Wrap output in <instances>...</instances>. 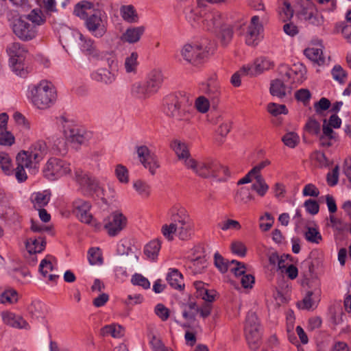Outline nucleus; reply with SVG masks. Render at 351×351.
Here are the masks:
<instances>
[{"label": "nucleus", "mask_w": 351, "mask_h": 351, "mask_svg": "<svg viewBox=\"0 0 351 351\" xmlns=\"http://www.w3.org/2000/svg\"><path fill=\"white\" fill-rule=\"evenodd\" d=\"M254 178L256 182L252 185V189L254 190L259 196H265L269 190L268 184L261 176H258Z\"/></svg>", "instance_id": "nucleus-49"}, {"label": "nucleus", "mask_w": 351, "mask_h": 351, "mask_svg": "<svg viewBox=\"0 0 351 351\" xmlns=\"http://www.w3.org/2000/svg\"><path fill=\"white\" fill-rule=\"evenodd\" d=\"M0 167L6 175H10L12 173V160L5 152H0Z\"/></svg>", "instance_id": "nucleus-54"}, {"label": "nucleus", "mask_w": 351, "mask_h": 351, "mask_svg": "<svg viewBox=\"0 0 351 351\" xmlns=\"http://www.w3.org/2000/svg\"><path fill=\"white\" fill-rule=\"evenodd\" d=\"M75 178L84 193L95 195L99 197H102L104 195V190L99 183L83 171L80 169L76 170Z\"/></svg>", "instance_id": "nucleus-10"}, {"label": "nucleus", "mask_w": 351, "mask_h": 351, "mask_svg": "<svg viewBox=\"0 0 351 351\" xmlns=\"http://www.w3.org/2000/svg\"><path fill=\"white\" fill-rule=\"evenodd\" d=\"M16 159L17 165L29 169H33V171L38 168V165L39 164L32 158L28 151H21L17 154Z\"/></svg>", "instance_id": "nucleus-31"}, {"label": "nucleus", "mask_w": 351, "mask_h": 351, "mask_svg": "<svg viewBox=\"0 0 351 351\" xmlns=\"http://www.w3.org/2000/svg\"><path fill=\"white\" fill-rule=\"evenodd\" d=\"M304 130L312 135H319L320 133V124L313 118H309L304 125Z\"/></svg>", "instance_id": "nucleus-63"}, {"label": "nucleus", "mask_w": 351, "mask_h": 351, "mask_svg": "<svg viewBox=\"0 0 351 351\" xmlns=\"http://www.w3.org/2000/svg\"><path fill=\"white\" fill-rule=\"evenodd\" d=\"M73 35L80 40L79 45H80L81 49L90 58L99 60L105 58L106 52L97 49L93 40L85 37L78 31L73 32Z\"/></svg>", "instance_id": "nucleus-13"}, {"label": "nucleus", "mask_w": 351, "mask_h": 351, "mask_svg": "<svg viewBox=\"0 0 351 351\" xmlns=\"http://www.w3.org/2000/svg\"><path fill=\"white\" fill-rule=\"evenodd\" d=\"M167 280L169 285L175 289H182L184 287L182 275L176 269H170Z\"/></svg>", "instance_id": "nucleus-39"}, {"label": "nucleus", "mask_w": 351, "mask_h": 351, "mask_svg": "<svg viewBox=\"0 0 351 351\" xmlns=\"http://www.w3.org/2000/svg\"><path fill=\"white\" fill-rule=\"evenodd\" d=\"M319 296L320 291L319 289L308 291L302 301L298 303V306L302 309H314L319 301Z\"/></svg>", "instance_id": "nucleus-23"}, {"label": "nucleus", "mask_w": 351, "mask_h": 351, "mask_svg": "<svg viewBox=\"0 0 351 351\" xmlns=\"http://www.w3.org/2000/svg\"><path fill=\"white\" fill-rule=\"evenodd\" d=\"M125 329L119 324H112L104 326L101 329L102 336H111L113 338H121L124 335Z\"/></svg>", "instance_id": "nucleus-37"}, {"label": "nucleus", "mask_w": 351, "mask_h": 351, "mask_svg": "<svg viewBox=\"0 0 351 351\" xmlns=\"http://www.w3.org/2000/svg\"><path fill=\"white\" fill-rule=\"evenodd\" d=\"M210 100L205 96H199L195 99V106L201 113H206L210 109Z\"/></svg>", "instance_id": "nucleus-62"}, {"label": "nucleus", "mask_w": 351, "mask_h": 351, "mask_svg": "<svg viewBox=\"0 0 351 351\" xmlns=\"http://www.w3.org/2000/svg\"><path fill=\"white\" fill-rule=\"evenodd\" d=\"M278 12L281 20L285 22L291 19L293 15V10L287 0L278 1Z\"/></svg>", "instance_id": "nucleus-43"}, {"label": "nucleus", "mask_w": 351, "mask_h": 351, "mask_svg": "<svg viewBox=\"0 0 351 351\" xmlns=\"http://www.w3.org/2000/svg\"><path fill=\"white\" fill-rule=\"evenodd\" d=\"M114 173L119 182L122 184H128L129 182V172L125 166L117 165L115 167Z\"/></svg>", "instance_id": "nucleus-60"}, {"label": "nucleus", "mask_w": 351, "mask_h": 351, "mask_svg": "<svg viewBox=\"0 0 351 351\" xmlns=\"http://www.w3.org/2000/svg\"><path fill=\"white\" fill-rule=\"evenodd\" d=\"M304 55L311 61L322 64L324 63L323 56V47L322 45H314L309 46L304 51Z\"/></svg>", "instance_id": "nucleus-28"}, {"label": "nucleus", "mask_w": 351, "mask_h": 351, "mask_svg": "<svg viewBox=\"0 0 351 351\" xmlns=\"http://www.w3.org/2000/svg\"><path fill=\"white\" fill-rule=\"evenodd\" d=\"M43 176L49 180H56L71 172L70 164L60 158L52 157L43 167Z\"/></svg>", "instance_id": "nucleus-6"}, {"label": "nucleus", "mask_w": 351, "mask_h": 351, "mask_svg": "<svg viewBox=\"0 0 351 351\" xmlns=\"http://www.w3.org/2000/svg\"><path fill=\"white\" fill-rule=\"evenodd\" d=\"M204 91L212 101L219 97L221 93V86L215 76L208 80Z\"/></svg>", "instance_id": "nucleus-35"}, {"label": "nucleus", "mask_w": 351, "mask_h": 351, "mask_svg": "<svg viewBox=\"0 0 351 351\" xmlns=\"http://www.w3.org/2000/svg\"><path fill=\"white\" fill-rule=\"evenodd\" d=\"M305 239L311 243H319L322 240V237L319 231V230L316 228L308 227L304 234Z\"/></svg>", "instance_id": "nucleus-56"}, {"label": "nucleus", "mask_w": 351, "mask_h": 351, "mask_svg": "<svg viewBox=\"0 0 351 351\" xmlns=\"http://www.w3.org/2000/svg\"><path fill=\"white\" fill-rule=\"evenodd\" d=\"M180 54L186 62L196 64L207 57L208 50L202 44L187 43L182 47Z\"/></svg>", "instance_id": "nucleus-9"}, {"label": "nucleus", "mask_w": 351, "mask_h": 351, "mask_svg": "<svg viewBox=\"0 0 351 351\" xmlns=\"http://www.w3.org/2000/svg\"><path fill=\"white\" fill-rule=\"evenodd\" d=\"M120 14L123 19L130 23H136L138 20L137 12L131 5H123L120 8Z\"/></svg>", "instance_id": "nucleus-42"}, {"label": "nucleus", "mask_w": 351, "mask_h": 351, "mask_svg": "<svg viewBox=\"0 0 351 351\" xmlns=\"http://www.w3.org/2000/svg\"><path fill=\"white\" fill-rule=\"evenodd\" d=\"M152 351H174L172 348L165 346L161 339L153 336L149 341Z\"/></svg>", "instance_id": "nucleus-64"}, {"label": "nucleus", "mask_w": 351, "mask_h": 351, "mask_svg": "<svg viewBox=\"0 0 351 351\" xmlns=\"http://www.w3.org/2000/svg\"><path fill=\"white\" fill-rule=\"evenodd\" d=\"M132 95L139 99H145L154 94L146 82H136L131 88Z\"/></svg>", "instance_id": "nucleus-26"}, {"label": "nucleus", "mask_w": 351, "mask_h": 351, "mask_svg": "<svg viewBox=\"0 0 351 351\" xmlns=\"http://www.w3.org/2000/svg\"><path fill=\"white\" fill-rule=\"evenodd\" d=\"M91 204L90 202L81 198H77L72 202V213L82 223L91 224L93 216L90 212Z\"/></svg>", "instance_id": "nucleus-12"}, {"label": "nucleus", "mask_w": 351, "mask_h": 351, "mask_svg": "<svg viewBox=\"0 0 351 351\" xmlns=\"http://www.w3.org/2000/svg\"><path fill=\"white\" fill-rule=\"evenodd\" d=\"M193 223L191 219L178 225L177 236L182 240L189 239L192 234Z\"/></svg>", "instance_id": "nucleus-47"}, {"label": "nucleus", "mask_w": 351, "mask_h": 351, "mask_svg": "<svg viewBox=\"0 0 351 351\" xmlns=\"http://www.w3.org/2000/svg\"><path fill=\"white\" fill-rule=\"evenodd\" d=\"M280 78L273 80L270 85V93L273 96L282 98L289 92V84H286L285 80Z\"/></svg>", "instance_id": "nucleus-29"}, {"label": "nucleus", "mask_w": 351, "mask_h": 351, "mask_svg": "<svg viewBox=\"0 0 351 351\" xmlns=\"http://www.w3.org/2000/svg\"><path fill=\"white\" fill-rule=\"evenodd\" d=\"M274 63L267 57H259L256 58L253 64H247L241 68V72L247 73L250 76H256L265 71L273 68Z\"/></svg>", "instance_id": "nucleus-15"}, {"label": "nucleus", "mask_w": 351, "mask_h": 351, "mask_svg": "<svg viewBox=\"0 0 351 351\" xmlns=\"http://www.w3.org/2000/svg\"><path fill=\"white\" fill-rule=\"evenodd\" d=\"M6 51L10 57V61L14 62L16 60H24L27 53L25 48L19 43H10Z\"/></svg>", "instance_id": "nucleus-32"}, {"label": "nucleus", "mask_w": 351, "mask_h": 351, "mask_svg": "<svg viewBox=\"0 0 351 351\" xmlns=\"http://www.w3.org/2000/svg\"><path fill=\"white\" fill-rule=\"evenodd\" d=\"M59 123L62 129V133L66 141L73 143L84 144L93 137V133L77 125L72 119L65 117L59 118Z\"/></svg>", "instance_id": "nucleus-4"}, {"label": "nucleus", "mask_w": 351, "mask_h": 351, "mask_svg": "<svg viewBox=\"0 0 351 351\" xmlns=\"http://www.w3.org/2000/svg\"><path fill=\"white\" fill-rule=\"evenodd\" d=\"M178 224L171 223L169 224H164L161 228V232L162 235L169 241H172L174 234H177Z\"/></svg>", "instance_id": "nucleus-61"}, {"label": "nucleus", "mask_w": 351, "mask_h": 351, "mask_svg": "<svg viewBox=\"0 0 351 351\" xmlns=\"http://www.w3.org/2000/svg\"><path fill=\"white\" fill-rule=\"evenodd\" d=\"M267 110L269 113L274 117H277L280 114H287L288 113V110L285 105L276 103L268 104Z\"/></svg>", "instance_id": "nucleus-57"}, {"label": "nucleus", "mask_w": 351, "mask_h": 351, "mask_svg": "<svg viewBox=\"0 0 351 351\" xmlns=\"http://www.w3.org/2000/svg\"><path fill=\"white\" fill-rule=\"evenodd\" d=\"M92 80L106 85L112 84L116 80V74L111 70L100 68L91 73Z\"/></svg>", "instance_id": "nucleus-22"}, {"label": "nucleus", "mask_w": 351, "mask_h": 351, "mask_svg": "<svg viewBox=\"0 0 351 351\" xmlns=\"http://www.w3.org/2000/svg\"><path fill=\"white\" fill-rule=\"evenodd\" d=\"M18 300L19 294L17 291L11 288L5 289L0 294V303L4 305L14 304L17 302Z\"/></svg>", "instance_id": "nucleus-46"}, {"label": "nucleus", "mask_w": 351, "mask_h": 351, "mask_svg": "<svg viewBox=\"0 0 351 351\" xmlns=\"http://www.w3.org/2000/svg\"><path fill=\"white\" fill-rule=\"evenodd\" d=\"M199 308L195 302H189L182 306V317L187 321L192 322L198 313Z\"/></svg>", "instance_id": "nucleus-48"}, {"label": "nucleus", "mask_w": 351, "mask_h": 351, "mask_svg": "<svg viewBox=\"0 0 351 351\" xmlns=\"http://www.w3.org/2000/svg\"><path fill=\"white\" fill-rule=\"evenodd\" d=\"M228 16L218 11L208 14L204 19V23L208 29H220L229 23Z\"/></svg>", "instance_id": "nucleus-18"}, {"label": "nucleus", "mask_w": 351, "mask_h": 351, "mask_svg": "<svg viewBox=\"0 0 351 351\" xmlns=\"http://www.w3.org/2000/svg\"><path fill=\"white\" fill-rule=\"evenodd\" d=\"M263 30V25L260 23L258 16L252 17L245 33V43L249 46L256 45L260 40V34Z\"/></svg>", "instance_id": "nucleus-16"}, {"label": "nucleus", "mask_w": 351, "mask_h": 351, "mask_svg": "<svg viewBox=\"0 0 351 351\" xmlns=\"http://www.w3.org/2000/svg\"><path fill=\"white\" fill-rule=\"evenodd\" d=\"M136 153L139 161L152 175L156 173V169L160 167L157 156L152 152L145 145L137 147Z\"/></svg>", "instance_id": "nucleus-14"}, {"label": "nucleus", "mask_w": 351, "mask_h": 351, "mask_svg": "<svg viewBox=\"0 0 351 351\" xmlns=\"http://www.w3.org/2000/svg\"><path fill=\"white\" fill-rule=\"evenodd\" d=\"M27 97L36 108L47 110L55 104L57 99V92L51 82L43 80L29 87Z\"/></svg>", "instance_id": "nucleus-2"}, {"label": "nucleus", "mask_w": 351, "mask_h": 351, "mask_svg": "<svg viewBox=\"0 0 351 351\" xmlns=\"http://www.w3.org/2000/svg\"><path fill=\"white\" fill-rule=\"evenodd\" d=\"M331 75L333 80L340 84H345L347 80V73L340 65H335L332 68Z\"/></svg>", "instance_id": "nucleus-55"}, {"label": "nucleus", "mask_w": 351, "mask_h": 351, "mask_svg": "<svg viewBox=\"0 0 351 351\" xmlns=\"http://www.w3.org/2000/svg\"><path fill=\"white\" fill-rule=\"evenodd\" d=\"M88 259L90 265H101L103 258L100 250L97 247H92L88 250Z\"/></svg>", "instance_id": "nucleus-58"}, {"label": "nucleus", "mask_w": 351, "mask_h": 351, "mask_svg": "<svg viewBox=\"0 0 351 351\" xmlns=\"http://www.w3.org/2000/svg\"><path fill=\"white\" fill-rule=\"evenodd\" d=\"M189 169L203 178L215 177L225 180L230 176L229 169L214 160L197 161L195 159L187 162Z\"/></svg>", "instance_id": "nucleus-3"}, {"label": "nucleus", "mask_w": 351, "mask_h": 351, "mask_svg": "<svg viewBox=\"0 0 351 351\" xmlns=\"http://www.w3.org/2000/svg\"><path fill=\"white\" fill-rule=\"evenodd\" d=\"M164 80L163 74L160 69H154L148 75L147 80L145 82L150 88L156 93Z\"/></svg>", "instance_id": "nucleus-34"}, {"label": "nucleus", "mask_w": 351, "mask_h": 351, "mask_svg": "<svg viewBox=\"0 0 351 351\" xmlns=\"http://www.w3.org/2000/svg\"><path fill=\"white\" fill-rule=\"evenodd\" d=\"M145 28L143 26L128 28L121 36V39L129 43H136L143 34Z\"/></svg>", "instance_id": "nucleus-33"}, {"label": "nucleus", "mask_w": 351, "mask_h": 351, "mask_svg": "<svg viewBox=\"0 0 351 351\" xmlns=\"http://www.w3.org/2000/svg\"><path fill=\"white\" fill-rule=\"evenodd\" d=\"M12 29L14 34L23 41L32 40L38 34L37 27L32 25L23 15L13 20Z\"/></svg>", "instance_id": "nucleus-7"}, {"label": "nucleus", "mask_w": 351, "mask_h": 351, "mask_svg": "<svg viewBox=\"0 0 351 351\" xmlns=\"http://www.w3.org/2000/svg\"><path fill=\"white\" fill-rule=\"evenodd\" d=\"M160 248V241L158 239H154L145 245L144 247V254L149 260L155 261L157 259Z\"/></svg>", "instance_id": "nucleus-36"}, {"label": "nucleus", "mask_w": 351, "mask_h": 351, "mask_svg": "<svg viewBox=\"0 0 351 351\" xmlns=\"http://www.w3.org/2000/svg\"><path fill=\"white\" fill-rule=\"evenodd\" d=\"M190 108L189 98L182 93L168 95L164 99V112L180 127L190 121Z\"/></svg>", "instance_id": "nucleus-1"}, {"label": "nucleus", "mask_w": 351, "mask_h": 351, "mask_svg": "<svg viewBox=\"0 0 351 351\" xmlns=\"http://www.w3.org/2000/svg\"><path fill=\"white\" fill-rule=\"evenodd\" d=\"M13 119L21 131L28 132L31 129L30 121L21 113L16 112L13 114Z\"/></svg>", "instance_id": "nucleus-51"}, {"label": "nucleus", "mask_w": 351, "mask_h": 351, "mask_svg": "<svg viewBox=\"0 0 351 351\" xmlns=\"http://www.w3.org/2000/svg\"><path fill=\"white\" fill-rule=\"evenodd\" d=\"M132 186L138 195L143 198H147L151 195L152 187L145 181L136 180L133 182Z\"/></svg>", "instance_id": "nucleus-44"}, {"label": "nucleus", "mask_w": 351, "mask_h": 351, "mask_svg": "<svg viewBox=\"0 0 351 351\" xmlns=\"http://www.w3.org/2000/svg\"><path fill=\"white\" fill-rule=\"evenodd\" d=\"M279 75L287 84L298 86L307 78L306 66L302 63L293 64L291 67L282 64L278 68Z\"/></svg>", "instance_id": "nucleus-5"}, {"label": "nucleus", "mask_w": 351, "mask_h": 351, "mask_svg": "<svg viewBox=\"0 0 351 351\" xmlns=\"http://www.w3.org/2000/svg\"><path fill=\"white\" fill-rule=\"evenodd\" d=\"M96 10L94 9L93 4L87 1H81L78 2L74 7L73 14L82 19L86 20Z\"/></svg>", "instance_id": "nucleus-24"}, {"label": "nucleus", "mask_w": 351, "mask_h": 351, "mask_svg": "<svg viewBox=\"0 0 351 351\" xmlns=\"http://www.w3.org/2000/svg\"><path fill=\"white\" fill-rule=\"evenodd\" d=\"M127 224V217L122 213L114 211L104 220V228L110 237H115L125 228Z\"/></svg>", "instance_id": "nucleus-11"}, {"label": "nucleus", "mask_w": 351, "mask_h": 351, "mask_svg": "<svg viewBox=\"0 0 351 351\" xmlns=\"http://www.w3.org/2000/svg\"><path fill=\"white\" fill-rule=\"evenodd\" d=\"M282 141L287 147L295 148L300 143V138L295 132H288L282 137Z\"/></svg>", "instance_id": "nucleus-52"}, {"label": "nucleus", "mask_w": 351, "mask_h": 351, "mask_svg": "<svg viewBox=\"0 0 351 351\" xmlns=\"http://www.w3.org/2000/svg\"><path fill=\"white\" fill-rule=\"evenodd\" d=\"M45 305L40 301H34L29 307V313L33 318L40 319L45 315Z\"/></svg>", "instance_id": "nucleus-50"}, {"label": "nucleus", "mask_w": 351, "mask_h": 351, "mask_svg": "<svg viewBox=\"0 0 351 351\" xmlns=\"http://www.w3.org/2000/svg\"><path fill=\"white\" fill-rule=\"evenodd\" d=\"M234 199L236 202L247 204L253 199V196L248 188L241 187L237 190Z\"/></svg>", "instance_id": "nucleus-53"}, {"label": "nucleus", "mask_w": 351, "mask_h": 351, "mask_svg": "<svg viewBox=\"0 0 351 351\" xmlns=\"http://www.w3.org/2000/svg\"><path fill=\"white\" fill-rule=\"evenodd\" d=\"M46 242L43 236L29 237L25 242V247L29 254H36L43 252L45 247Z\"/></svg>", "instance_id": "nucleus-27"}, {"label": "nucleus", "mask_w": 351, "mask_h": 351, "mask_svg": "<svg viewBox=\"0 0 351 351\" xmlns=\"http://www.w3.org/2000/svg\"><path fill=\"white\" fill-rule=\"evenodd\" d=\"M138 55L133 51L125 58L124 69L127 73H136L138 65Z\"/></svg>", "instance_id": "nucleus-45"}, {"label": "nucleus", "mask_w": 351, "mask_h": 351, "mask_svg": "<svg viewBox=\"0 0 351 351\" xmlns=\"http://www.w3.org/2000/svg\"><path fill=\"white\" fill-rule=\"evenodd\" d=\"M85 26L95 38L103 37L108 27L107 15L99 10H96L85 21Z\"/></svg>", "instance_id": "nucleus-8"}, {"label": "nucleus", "mask_w": 351, "mask_h": 351, "mask_svg": "<svg viewBox=\"0 0 351 351\" xmlns=\"http://www.w3.org/2000/svg\"><path fill=\"white\" fill-rule=\"evenodd\" d=\"M1 316L3 323L10 326L19 329L29 328V324L20 315L9 311H3Z\"/></svg>", "instance_id": "nucleus-21"}, {"label": "nucleus", "mask_w": 351, "mask_h": 351, "mask_svg": "<svg viewBox=\"0 0 351 351\" xmlns=\"http://www.w3.org/2000/svg\"><path fill=\"white\" fill-rule=\"evenodd\" d=\"M228 271L235 276H241L245 273L246 267L243 263L232 260L229 263Z\"/></svg>", "instance_id": "nucleus-59"}, {"label": "nucleus", "mask_w": 351, "mask_h": 351, "mask_svg": "<svg viewBox=\"0 0 351 351\" xmlns=\"http://www.w3.org/2000/svg\"><path fill=\"white\" fill-rule=\"evenodd\" d=\"M246 340L249 347L252 350H256L261 341V332L259 329L255 328H249L248 330L245 331Z\"/></svg>", "instance_id": "nucleus-40"}, {"label": "nucleus", "mask_w": 351, "mask_h": 351, "mask_svg": "<svg viewBox=\"0 0 351 351\" xmlns=\"http://www.w3.org/2000/svg\"><path fill=\"white\" fill-rule=\"evenodd\" d=\"M300 14L304 21L313 25L319 26L324 23L323 16L311 3H308L306 6L304 7L300 10Z\"/></svg>", "instance_id": "nucleus-19"}, {"label": "nucleus", "mask_w": 351, "mask_h": 351, "mask_svg": "<svg viewBox=\"0 0 351 351\" xmlns=\"http://www.w3.org/2000/svg\"><path fill=\"white\" fill-rule=\"evenodd\" d=\"M27 151L39 163L47 154L48 148L44 141L39 140L32 143Z\"/></svg>", "instance_id": "nucleus-25"}, {"label": "nucleus", "mask_w": 351, "mask_h": 351, "mask_svg": "<svg viewBox=\"0 0 351 351\" xmlns=\"http://www.w3.org/2000/svg\"><path fill=\"white\" fill-rule=\"evenodd\" d=\"M50 197V191L45 190L32 193L31 195V200L34 207L39 208L46 206L49 203Z\"/></svg>", "instance_id": "nucleus-38"}, {"label": "nucleus", "mask_w": 351, "mask_h": 351, "mask_svg": "<svg viewBox=\"0 0 351 351\" xmlns=\"http://www.w3.org/2000/svg\"><path fill=\"white\" fill-rule=\"evenodd\" d=\"M170 147L175 152L178 160H181L184 166L187 167V162L189 160H193V158L191 157L187 145L184 142L175 139L171 143Z\"/></svg>", "instance_id": "nucleus-20"}, {"label": "nucleus", "mask_w": 351, "mask_h": 351, "mask_svg": "<svg viewBox=\"0 0 351 351\" xmlns=\"http://www.w3.org/2000/svg\"><path fill=\"white\" fill-rule=\"evenodd\" d=\"M56 267V258L51 255H47L41 261L39 265V271L49 282H56L59 278V275L55 273Z\"/></svg>", "instance_id": "nucleus-17"}, {"label": "nucleus", "mask_w": 351, "mask_h": 351, "mask_svg": "<svg viewBox=\"0 0 351 351\" xmlns=\"http://www.w3.org/2000/svg\"><path fill=\"white\" fill-rule=\"evenodd\" d=\"M23 16L35 27L43 25L46 21L45 16L40 9H33L29 14H23Z\"/></svg>", "instance_id": "nucleus-41"}, {"label": "nucleus", "mask_w": 351, "mask_h": 351, "mask_svg": "<svg viewBox=\"0 0 351 351\" xmlns=\"http://www.w3.org/2000/svg\"><path fill=\"white\" fill-rule=\"evenodd\" d=\"M169 215L172 223L178 225L191 219L187 211L181 206L176 205L169 211Z\"/></svg>", "instance_id": "nucleus-30"}]
</instances>
